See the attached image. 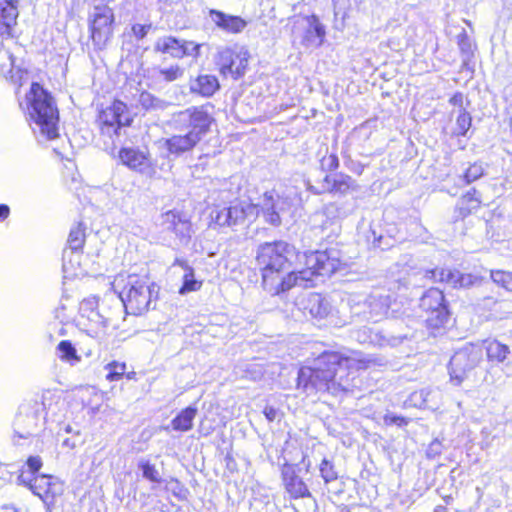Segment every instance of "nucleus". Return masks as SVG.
<instances>
[{
	"mask_svg": "<svg viewBox=\"0 0 512 512\" xmlns=\"http://www.w3.org/2000/svg\"><path fill=\"white\" fill-rule=\"evenodd\" d=\"M370 363L371 360L363 357L360 352H323L312 366H304L299 370L298 388L307 395L322 391L337 395L349 391L354 386L349 377L352 371L365 369Z\"/></svg>",
	"mask_w": 512,
	"mask_h": 512,
	"instance_id": "1",
	"label": "nucleus"
},
{
	"mask_svg": "<svg viewBox=\"0 0 512 512\" xmlns=\"http://www.w3.org/2000/svg\"><path fill=\"white\" fill-rule=\"evenodd\" d=\"M294 248L284 241L264 243L257 251V263L262 273L263 288L271 295L283 293V287L290 285L291 277L283 272L289 267Z\"/></svg>",
	"mask_w": 512,
	"mask_h": 512,
	"instance_id": "2",
	"label": "nucleus"
},
{
	"mask_svg": "<svg viewBox=\"0 0 512 512\" xmlns=\"http://www.w3.org/2000/svg\"><path fill=\"white\" fill-rule=\"evenodd\" d=\"M26 102L28 115L39 127L40 133L49 140L56 138L58 111L51 96L38 83H33L26 95Z\"/></svg>",
	"mask_w": 512,
	"mask_h": 512,
	"instance_id": "3",
	"label": "nucleus"
},
{
	"mask_svg": "<svg viewBox=\"0 0 512 512\" xmlns=\"http://www.w3.org/2000/svg\"><path fill=\"white\" fill-rule=\"evenodd\" d=\"M157 286L147 275L130 274L119 293L120 299L129 314L141 315L148 311L153 299L157 297Z\"/></svg>",
	"mask_w": 512,
	"mask_h": 512,
	"instance_id": "4",
	"label": "nucleus"
},
{
	"mask_svg": "<svg viewBox=\"0 0 512 512\" xmlns=\"http://www.w3.org/2000/svg\"><path fill=\"white\" fill-rule=\"evenodd\" d=\"M208 106H194L178 112L173 116L172 123L175 129L196 134L201 139L208 133L213 122Z\"/></svg>",
	"mask_w": 512,
	"mask_h": 512,
	"instance_id": "5",
	"label": "nucleus"
},
{
	"mask_svg": "<svg viewBox=\"0 0 512 512\" xmlns=\"http://www.w3.org/2000/svg\"><path fill=\"white\" fill-rule=\"evenodd\" d=\"M79 311L81 318L86 321L82 323L86 333L97 340L105 339L112 317L99 309L98 299L94 296L84 299L80 303Z\"/></svg>",
	"mask_w": 512,
	"mask_h": 512,
	"instance_id": "6",
	"label": "nucleus"
},
{
	"mask_svg": "<svg viewBox=\"0 0 512 512\" xmlns=\"http://www.w3.org/2000/svg\"><path fill=\"white\" fill-rule=\"evenodd\" d=\"M249 58L250 54L245 47L233 45L219 50L216 63L223 76H231L234 79H239L246 72Z\"/></svg>",
	"mask_w": 512,
	"mask_h": 512,
	"instance_id": "7",
	"label": "nucleus"
},
{
	"mask_svg": "<svg viewBox=\"0 0 512 512\" xmlns=\"http://www.w3.org/2000/svg\"><path fill=\"white\" fill-rule=\"evenodd\" d=\"M18 481L27 485L44 502L47 512L52 511L54 499L63 492V484L57 478L48 475H38L32 478L27 476L26 472H22Z\"/></svg>",
	"mask_w": 512,
	"mask_h": 512,
	"instance_id": "8",
	"label": "nucleus"
},
{
	"mask_svg": "<svg viewBox=\"0 0 512 512\" xmlns=\"http://www.w3.org/2000/svg\"><path fill=\"white\" fill-rule=\"evenodd\" d=\"M481 357V349L473 344L466 345L455 352L449 364L451 381L455 385H460L467 377V373L479 364Z\"/></svg>",
	"mask_w": 512,
	"mask_h": 512,
	"instance_id": "9",
	"label": "nucleus"
},
{
	"mask_svg": "<svg viewBox=\"0 0 512 512\" xmlns=\"http://www.w3.org/2000/svg\"><path fill=\"white\" fill-rule=\"evenodd\" d=\"M420 307L426 312V322L430 327H441L449 319L443 292L437 288H431L423 294L420 299Z\"/></svg>",
	"mask_w": 512,
	"mask_h": 512,
	"instance_id": "10",
	"label": "nucleus"
},
{
	"mask_svg": "<svg viewBox=\"0 0 512 512\" xmlns=\"http://www.w3.org/2000/svg\"><path fill=\"white\" fill-rule=\"evenodd\" d=\"M299 203L300 197L295 191H287L282 195H277V200L274 199L273 192H266L263 197L261 209L266 221L276 226L281 222L280 213L289 211Z\"/></svg>",
	"mask_w": 512,
	"mask_h": 512,
	"instance_id": "11",
	"label": "nucleus"
},
{
	"mask_svg": "<svg viewBox=\"0 0 512 512\" xmlns=\"http://www.w3.org/2000/svg\"><path fill=\"white\" fill-rule=\"evenodd\" d=\"M114 13L108 6H96L91 14V38L94 45L103 49L113 36Z\"/></svg>",
	"mask_w": 512,
	"mask_h": 512,
	"instance_id": "12",
	"label": "nucleus"
},
{
	"mask_svg": "<svg viewBox=\"0 0 512 512\" xmlns=\"http://www.w3.org/2000/svg\"><path fill=\"white\" fill-rule=\"evenodd\" d=\"M302 305L304 313L309 314L316 320H325L327 325L341 327L346 324V321L339 317V311L333 309L330 303L320 294H309Z\"/></svg>",
	"mask_w": 512,
	"mask_h": 512,
	"instance_id": "13",
	"label": "nucleus"
},
{
	"mask_svg": "<svg viewBox=\"0 0 512 512\" xmlns=\"http://www.w3.org/2000/svg\"><path fill=\"white\" fill-rule=\"evenodd\" d=\"M294 33L305 47L321 46L326 34L324 26L315 15L297 20Z\"/></svg>",
	"mask_w": 512,
	"mask_h": 512,
	"instance_id": "14",
	"label": "nucleus"
},
{
	"mask_svg": "<svg viewBox=\"0 0 512 512\" xmlns=\"http://www.w3.org/2000/svg\"><path fill=\"white\" fill-rule=\"evenodd\" d=\"M98 122L102 133L111 134L114 132L118 134V130L122 126L130 123L126 104L119 100L114 101L110 106L100 111Z\"/></svg>",
	"mask_w": 512,
	"mask_h": 512,
	"instance_id": "15",
	"label": "nucleus"
},
{
	"mask_svg": "<svg viewBox=\"0 0 512 512\" xmlns=\"http://www.w3.org/2000/svg\"><path fill=\"white\" fill-rule=\"evenodd\" d=\"M9 35L6 34V36ZM4 36L5 34H0V74L21 86L27 79V72L16 65L11 50V45H14V42L11 39L4 40Z\"/></svg>",
	"mask_w": 512,
	"mask_h": 512,
	"instance_id": "16",
	"label": "nucleus"
},
{
	"mask_svg": "<svg viewBox=\"0 0 512 512\" xmlns=\"http://www.w3.org/2000/svg\"><path fill=\"white\" fill-rule=\"evenodd\" d=\"M300 262H304L306 268L317 275H330L339 269L340 263L331 257L327 251H311L298 254Z\"/></svg>",
	"mask_w": 512,
	"mask_h": 512,
	"instance_id": "17",
	"label": "nucleus"
},
{
	"mask_svg": "<svg viewBox=\"0 0 512 512\" xmlns=\"http://www.w3.org/2000/svg\"><path fill=\"white\" fill-rule=\"evenodd\" d=\"M428 273L430 274L429 277L434 281L445 282L453 287L468 288L481 282V278L476 275L470 273L463 274L456 270L436 268Z\"/></svg>",
	"mask_w": 512,
	"mask_h": 512,
	"instance_id": "18",
	"label": "nucleus"
},
{
	"mask_svg": "<svg viewBox=\"0 0 512 512\" xmlns=\"http://www.w3.org/2000/svg\"><path fill=\"white\" fill-rule=\"evenodd\" d=\"M118 158L123 165L140 173H147L152 166L147 152L132 147L121 148Z\"/></svg>",
	"mask_w": 512,
	"mask_h": 512,
	"instance_id": "19",
	"label": "nucleus"
},
{
	"mask_svg": "<svg viewBox=\"0 0 512 512\" xmlns=\"http://www.w3.org/2000/svg\"><path fill=\"white\" fill-rule=\"evenodd\" d=\"M441 393L434 389H421L414 391L404 402V407H414L419 409H437L440 404Z\"/></svg>",
	"mask_w": 512,
	"mask_h": 512,
	"instance_id": "20",
	"label": "nucleus"
},
{
	"mask_svg": "<svg viewBox=\"0 0 512 512\" xmlns=\"http://www.w3.org/2000/svg\"><path fill=\"white\" fill-rule=\"evenodd\" d=\"M371 318L377 321L388 314L391 305V297L383 290L373 291L364 301Z\"/></svg>",
	"mask_w": 512,
	"mask_h": 512,
	"instance_id": "21",
	"label": "nucleus"
},
{
	"mask_svg": "<svg viewBox=\"0 0 512 512\" xmlns=\"http://www.w3.org/2000/svg\"><path fill=\"white\" fill-rule=\"evenodd\" d=\"M229 212L231 214V225L235 226L254 221L259 215V208L248 201H237L229 206Z\"/></svg>",
	"mask_w": 512,
	"mask_h": 512,
	"instance_id": "22",
	"label": "nucleus"
},
{
	"mask_svg": "<svg viewBox=\"0 0 512 512\" xmlns=\"http://www.w3.org/2000/svg\"><path fill=\"white\" fill-rule=\"evenodd\" d=\"M173 135L170 138L165 139L164 146L169 153L174 155H180L193 149L200 140L196 138V134H191L186 131Z\"/></svg>",
	"mask_w": 512,
	"mask_h": 512,
	"instance_id": "23",
	"label": "nucleus"
},
{
	"mask_svg": "<svg viewBox=\"0 0 512 512\" xmlns=\"http://www.w3.org/2000/svg\"><path fill=\"white\" fill-rule=\"evenodd\" d=\"M209 17L218 28L229 33H239L247 25L246 21L239 16L225 14L214 9L209 11Z\"/></svg>",
	"mask_w": 512,
	"mask_h": 512,
	"instance_id": "24",
	"label": "nucleus"
},
{
	"mask_svg": "<svg viewBox=\"0 0 512 512\" xmlns=\"http://www.w3.org/2000/svg\"><path fill=\"white\" fill-rule=\"evenodd\" d=\"M282 477L287 492L293 498L310 497V492L306 484L298 475H296L292 466H284L282 470Z\"/></svg>",
	"mask_w": 512,
	"mask_h": 512,
	"instance_id": "25",
	"label": "nucleus"
},
{
	"mask_svg": "<svg viewBox=\"0 0 512 512\" xmlns=\"http://www.w3.org/2000/svg\"><path fill=\"white\" fill-rule=\"evenodd\" d=\"M82 255L79 251L65 250L63 254V272L66 278L81 277L91 271L86 264L81 262Z\"/></svg>",
	"mask_w": 512,
	"mask_h": 512,
	"instance_id": "26",
	"label": "nucleus"
},
{
	"mask_svg": "<svg viewBox=\"0 0 512 512\" xmlns=\"http://www.w3.org/2000/svg\"><path fill=\"white\" fill-rule=\"evenodd\" d=\"M18 0H0V34H11L18 16Z\"/></svg>",
	"mask_w": 512,
	"mask_h": 512,
	"instance_id": "27",
	"label": "nucleus"
},
{
	"mask_svg": "<svg viewBox=\"0 0 512 512\" xmlns=\"http://www.w3.org/2000/svg\"><path fill=\"white\" fill-rule=\"evenodd\" d=\"M219 87V81L213 75H200L190 82V91L204 97L212 96Z\"/></svg>",
	"mask_w": 512,
	"mask_h": 512,
	"instance_id": "28",
	"label": "nucleus"
},
{
	"mask_svg": "<svg viewBox=\"0 0 512 512\" xmlns=\"http://www.w3.org/2000/svg\"><path fill=\"white\" fill-rule=\"evenodd\" d=\"M175 264L184 270L183 284L179 289V294L185 295L200 290L202 281L195 278L194 270L183 260H176Z\"/></svg>",
	"mask_w": 512,
	"mask_h": 512,
	"instance_id": "29",
	"label": "nucleus"
},
{
	"mask_svg": "<svg viewBox=\"0 0 512 512\" xmlns=\"http://www.w3.org/2000/svg\"><path fill=\"white\" fill-rule=\"evenodd\" d=\"M318 276L314 271L308 268L300 271H292L285 275V278H292L288 287H283V292L290 290L295 286L309 287L313 285L314 277Z\"/></svg>",
	"mask_w": 512,
	"mask_h": 512,
	"instance_id": "30",
	"label": "nucleus"
},
{
	"mask_svg": "<svg viewBox=\"0 0 512 512\" xmlns=\"http://www.w3.org/2000/svg\"><path fill=\"white\" fill-rule=\"evenodd\" d=\"M485 349L487 358L491 362L503 363L510 354L509 347L498 340L486 341Z\"/></svg>",
	"mask_w": 512,
	"mask_h": 512,
	"instance_id": "31",
	"label": "nucleus"
},
{
	"mask_svg": "<svg viewBox=\"0 0 512 512\" xmlns=\"http://www.w3.org/2000/svg\"><path fill=\"white\" fill-rule=\"evenodd\" d=\"M57 357L71 366L78 364L81 357L77 354L76 348L69 340H62L56 347Z\"/></svg>",
	"mask_w": 512,
	"mask_h": 512,
	"instance_id": "32",
	"label": "nucleus"
},
{
	"mask_svg": "<svg viewBox=\"0 0 512 512\" xmlns=\"http://www.w3.org/2000/svg\"><path fill=\"white\" fill-rule=\"evenodd\" d=\"M155 50L174 58H181V40L172 36L159 38L155 43Z\"/></svg>",
	"mask_w": 512,
	"mask_h": 512,
	"instance_id": "33",
	"label": "nucleus"
},
{
	"mask_svg": "<svg viewBox=\"0 0 512 512\" xmlns=\"http://www.w3.org/2000/svg\"><path fill=\"white\" fill-rule=\"evenodd\" d=\"M197 414V409L193 407H187L182 410L173 420L172 428L176 431L186 432L192 429L193 420Z\"/></svg>",
	"mask_w": 512,
	"mask_h": 512,
	"instance_id": "34",
	"label": "nucleus"
},
{
	"mask_svg": "<svg viewBox=\"0 0 512 512\" xmlns=\"http://www.w3.org/2000/svg\"><path fill=\"white\" fill-rule=\"evenodd\" d=\"M85 237V227L82 223H78L76 226L72 227L68 236V250L79 251L83 247Z\"/></svg>",
	"mask_w": 512,
	"mask_h": 512,
	"instance_id": "35",
	"label": "nucleus"
},
{
	"mask_svg": "<svg viewBox=\"0 0 512 512\" xmlns=\"http://www.w3.org/2000/svg\"><path fill=\"white\" fill-rule=\"evenodd\" d=\"M211 222L220 226H232L229 207L215 206L210 213Z\"/></svg>",
	"mask_w": 512,
	"mask_h": 512,
	"instance_id": "36",
	"label": "nucleus"
},
{
	"mask_svg": "<svg viewBox=\"0 0 512 512\" xmlns=\"http://www.w3.org/2000/svg\"><path fill=\"white\" fill-rule=\"evenodd\" d=\"M139 104L146 110H162L166 108V102L156 98L149 92L139 95Z\"/></svg>",
	"mask_w": 512,
	"mask_h": 512,
	"instance_id": "37",
	"label": "nucleus"
},
{
	"mask_svg": "<svg viewBox=\"0 0 512 512\" xmlns=\"http://www.w3.org/2000/svg\"><path fill=\"white\" fill-rule=\"evenodd\" d=\"M491 279L506 290L512 291V272L502 270L491 271Z\"/></svg>",
	"mask_w": 512,
	"mask_h": 512,
	"instance_id": "38",
	"label": "nucleus"
},
{
	"mask_svg": "<svg viewBox=\"0 0 512 512\" xmlns=\"http://www.w3.org/2000/svg\"><path fill=\"white\" fill-rule=\"evenodd\" d=\"M319 471L322 479L325 483L335 481L338 478V473L335 470L334 465L327 459H323Z\"/></svg>",
	"mask_w": 512,
	"mask_h": 512,
	"instance_id": "39",
	"label": "nucleus"
},
{
	"mask_svg": "<svg viewBox=\"0 0 512 512\" xmlns=\"http://www.w3.org/2000/svg\"><path fill=\"white\" fill-rule=\"evenodd\" d=\"M471 116L465 110H459L456 119L455 132L458 135H465L471 126Z\"/></svg>",
	"mask_w": 512,
	"mask_h": 512,
	"instance_id": "40",
	"label": "nucleus"
},
{
	"mask_svg": "<svg viewBox=\"0 0 512 512\" xmlns=\"http://www.w3.org/2000/svg\"><path fill=\"white\" fill-rule=\"evenodd\" d=\"M139 468L142 470L143 477L154 483H160L161 478L156 467L149 463V461L141 460Z\"/></svg>",
	"mask_w": 512,
	"mask_h": 512,
	"instance_id": "41",
	"label": "nucleus"
},
{
	"mask_svg": "<svg viewBox=\"0 0 512 512\" xmlns=\"http://www.w3.org/2000/svg\"><path fill=\"white\" fill-rule=\"evenodd\" d=\"M108 370V374L106 376L108 381H117L122 375L125 373L126 365L125 363L112 362L106 366Z\"/></svg>",
	"mask_w": 512,
	"mask_h": 512,
	"instance_id": "42",
	"label": "nucleus"
},
{
	"mask_svg": "<svg viewBox=\"0 0 512 512\" xmlns=\"http://www.w3.org/2000/svg\"><path fill=\"white\" fill-rule=\"evenodd\" d=\"M184 70L178 65H172L159 70V74L167 82L175 81L183 76Z\"/></svg>",
	"mask_w": 512,
	"mask_h": 512,
	"instance_id": "43",
	"label": "nucleus"
},
{
	"mask_svg": "<svg viewBox=\"0 0 512 512\" xmlns=\"http://www.w3.org/2000/svg\"><path fill=\"white\" fill-rule=\"evenodd\" d=\"M182 216L181 213L176 211H168L162 215V225L166 230H170L174 232L177 227V219H180Z\"/></svg>",
	"mask_w": 512,
	"mask_h": 512,
	"instance_id": "44",
	"label": "nucleus"
},
{
	"mask_svg": "<svg viewBox=\"0 0 512 512\" xmlns=\"http://www.w3.org/2000/svg\"><path fill=\"white\" fill-rule=\"evenodd\" d=\"M191 232V223L189 220L182 215L180 219H177V227L174 233L180 237H189Z\"/></svg>",
	"mask_w": 512,
	"mask_h": 512,
	"instance_id": "45",
	"label": "nucleus"
},
{
	"mask_svg": "<svg viewBox=\"0 0 512 512\" xmlns=\"http://www.w3.org/2000/svg\"><path fill=\"white\" fill-rule=\"evenodd\" d=\"M484 173L483 167L480 164H473L471 165L465 175L464 178L466 180V183L469 184L477 179H479Z\"/></svg>",
	"mask_w": 512,
	"mask_h": 512,
	"instance_id": "46",
	"label": "nucleus"
},
{
	"mask_svg": "<svg viewBox=\"0 0 512 512\" xmlns=\"http://www.w3.org/2000/svg\"><path fill=\"white\" fill-rule=\"evenodd\" d=\"M200 45L193 41H181V58L184 56H197Z\"/></svg>",
	"mask_w": 512,
	"mask_h": 512,
	"instance_id": "47",
	"label": "nucleus"
},
{
	"mask_svg": "<svg viewBox=\"0 0 512 512\" xmlns=\"http://www.w3.org/2000/svg\"><path fill=\"white\" fill-rule=\"evenodd\" d=\"M151 24H139L136 23L132 26V34L137 40H142L150 31Z\"/></svg>",
	"mask_w": 512,
	"mask_h": 512,
	"instance_id": "48",
	"label": "nucleus"
},
{
	"mask_svg": "<svg viewBox=\"0 0 512 512\" xmlns=\"http://www.w3.org/2000/svg\"><path fill=\"white\" fill-rule=\"evenodd\" d=\"M383 420L386 425L403 426L408 424V420L406 418L392 413H387Z\"/></svg>",
	"mask_w": 512,
	"mask_h": 512,
	"instance_id": "49",
	"label": "nucleus"
},
{
	"mask_svg": "<svg viewBox=\"0 0 512 512\" xmlns=\"http://www.w3.org/2000/svg\"><path fill=\"white\" fill-rule=\"evenodd\" d=\"M354 181L349 176L341 177L340 180L335 181L334 188L340 192H346L352 188Z\"/></svg>",
	"mask_w": 512,
	"mask_h": 512,
	"instance_id": "50",
	"label": "nucleus"
},
{
	"mask_svg": "<svg viewBox=\"0 0 512 512\" xmlns=\"http://www.w3.org/2000/svg\"><path fill=\"white\" fill-rule=\"evenodd\" d=\"M27 467L30 472V477H32L35 473H37L42 467L41 458L38 456H31L27 460Z\"/></svg>",
	"mask_w": 512,
	"mask_h": 512,
	"instance_id": "51",
	"label": "nucleus"
},
{
	"mask_svg": "<svg viewBox=\"0 0 512 512\" xmlns=\"http://www.w3.org/2000/svg\"><path fill=\"white\" fill-rule=\"evenodd\" d=\"M458 45L462 52L468 53L471 51V43L467 33L463 30L458 36Z\"/></svg>",
	"mask_w": 512,
	"mask_h": 512,
	"instance_id": "52",
	"label": "nucleus"
},
{
	"mask_svg": "<svg viewBox=\"0 0 512 512\" xmlns=\"http://www.w3.org/2000/svg\"><path fill=\"white\" fill-rule=\"evenodd\" d=\"M370 342L378 346H385L390 344L388 339L378 334H374L373 337L370 336Z\"/></svg>",
	"mask_w": 512,
	"mask_h": 512,
	"instance_id": "53",
	"label": "nucleus"
},
{
	"mask_svg": "<svg viewBox=\"0 0 512 512\" xmlns=\"http://www.w3.org/2000/svg\"><path fill=\"white\" fill-rule=\"evenodd\" d=\"M450 103L454 106H457L459 108V110H463V94L462 93L454 94L450 99Z\"/></svg>",
	"mask_w": 512,
	"mask_h": 512,
	"instance_id": "54",
	"label": "nucleus"
},
{
	"mask_svg": "<svg viewBox=\"0 0 512 512\" xmlns=\"http://www.w3.org/2000/svg\"><path fill=\"white\" fill-rule=\"evenodd\" d=\"M264 414L269 421H273L276 418L277 411L273 407H265Z\"/></svg>",
	"mask_w": 512,
	"mask_h": 512,
	"instance_id": "55",
	"label": "nucleus"
},
{
	"mask_svg": "<svg viewBox=\"0 0 512 512\" xmlns=\"http://www.w3.org/2000/svg\"><path fill=\"white\" fill-rule=\"evenodd\" d=\"M10 209L5 204H0V219L4 220L9 216Z\"/></svg>",
	"mask_w": 512,
	"mask_h": 512,
	"instance_id": "56",
	"label": "nucleus"
},
{
	"mask_svg": "<svg viewBox=\"0 0 512 512\" xmlns=\"http://www.w3.org/2000/svg\"><path fill=\"white\" fill-rule=\"evenodd\" d=\"M124 279H123V276L120 275L119 277H117L114 282L112 283V287L113 289L116 291L117 290V287L120 285L121 282H123Z\"/></svg>",
	"mask_w": 512,
	"mask_h": 512,
	"instance_id": "57",
	"label": "nucleus"
},
{
	"mask_svg": "<svg viewBox=\"0 0 512 512\" xmlns=\"http://www.w3.org/2000/svg\"><path fill=\"white\" fill-rule=\"evenodd\" d=\"M357 339H358V341H360V342H366V341H367V339H366V338H363L360 334L357 336Z\"/></svg>",
	"mask_w": 512,
	"mask_h": 512,
	"instance_id": "58",
	"label": "nucleus"
},
{
	"mask_svg": "<svg viewBox=\"0 0 512 512\" xmlns=\"http://www.w3.org/2000/svg\"><path fill=\"white\" fill-rule=\"evenodd\" d=\"M331 158H332V161L337 164V158L335 156H331Z\"/></svg>",
	"mask_w": 512,
	"mask_h": 512,
	"instance_id": "59",
	"label": "nucleus"
}]
</instances>
